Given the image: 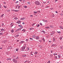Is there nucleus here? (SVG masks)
<instances>
[{
    "instance_id": "c9c22d12",
    "label": "nucleus",
    "mask_w": 63,
    "mask_h": 63,
    "mask_svg": "<svg viewBox=\"0 0 63 63\" xmlns=\"http://www.w3.org/2000/svg\"><path fill=\"white\" fill-rule=\"evenodd\" d=\"M50 9L51 10H53V8H50Z\"/></svg>"
},
{
    "instance_id": "473e14b6",
    "label": "nucleus",
    "mask_w": 63,
    "mask_h": 63,
    "mask_svg": "<svg viewBox=\"0 0 63 63\" xmlns=\"http://www.w3.org/2000/svg\"><path fill=\"white\" fill-rule=\"evenodd\" d=\"M49 28V27H45V28H46L47 29V28Z\"/></svg>"
},
{
    "instance_id": "f704fd0d",
    "label": "nucleus",
    "mask_w": 63,
    "mask_h": 63,
    "mask_svg": "<svg viewBox=\"0 0 63 63\" xmlns=\"http://www.w3.org/2000/svg\"><path fill=\"white\" fill-rule=\"evenodd\" d=\"M26 55H23V57H26Z\"/></svg>"
},
{
    "instance_id": "9b49d317",
    "label": "nucleus",
    "mask_w": 63,
    "mask_h": 63,
    "mask_svg": "<svg viewBox=\"0 0 63 63\" xmlns=\"http://www.w3.org/2000/svg\"><path fill=\"white\" fill-rule=\"evenodd\" d=\"M26 31V30L25 29H23V30H22V32H24Z\"/></svg>"
},
{
    "instance_id": "de8ad7c7",
    "label": "nucleus",
    "mask_w": 63,
    "mask_h": 63,
    "mask_svg": "<svg viewBox=\"0 0 63 63\" xmlns=\"http://www.w3.org/2000/svg\"><path fill=\"white\" fill-rule=\"evenodd\" d=\"M18 3V1H17L16 2H15V3L16 4H17Z\"/></svg>"
},
{
    "instance_id": "b1692460",
    "label": "nucleus",
    "mask_w": 63,
    "mask_h": 63,
    "mask_svg": "<svg viewBox=\"0 0 63 63\" xmlns=\"http://www.w3.org/2000/svg\"><path fill=\"white\" fill-rule=\"evenodd\" d=\"M42 32H43V33H44V34H45V33H46V32H45L44 31H42Z\"/></svg>"
},
{
    "instance_id": "338daca9",
    "label": "nucleus",
    "mask_w": 63,
    "mask_h": 63,
    "mask_svg": "<svg viewBox=\"0 0 63 63\" xmlns=\"http://www.w3.org/2000/svg\"><path fill=\"white\" fill-rule=\"evenodd\" d=\"M25 24V23H24V22L22 23V24Z\"/></svg>"
},
{
    "instance_id": "5fc2aeb1",
    "label": "nucleus",
    "mask_w": 63,
    "mask_h": 63,
    "mask_svg": "<svg viewBox=\"0 0 63 63\" xmlns=\"http://www.w3.org/2000/svg\"><path fill=\"white\" fill-rule=\"evenodd\" d=\"M40 24L41 25H42V26H43V24H42V23H40Z\"/></svg>"
},
{
    "instance_id": "ddd939ff",
    "label": "nucleus",
    "mask_w": 63,
    "mask_h": 63,
    "mask_svg": "<svg viewBox=\"0 0 63 63\" xmlns=\"http://www.w3.org/2000/svg\"><path fill=\"white\" fill-rule=\"evenodd\" d=\"M36 36L35 35H33L32 36V37L33 38H34V39H35L36 38Z\"/></svg>"
},
{
    "instance_id": "4468645a",
    "label": "nucleus",
    "mask_w": 63,
    "mask_h": 63,
    "mask_svg": "<svg viewBox=\"0 0 63 63\" xmlns=\"http://www.w3.org/2000/svg\"><path fill=\"white\" fill-rule=\"evenodd\" d=\"M34 28L32 27L30 29V30H34Z\"/></svg>"
},
{
    "instance_id": "aec40b11",
    "label": "nucleus",
    "mask_w": 63,
    "mask_h": 63,
    "mask_svg": "<svg viewBox=\"0 0 63 63\" xmlns=\"http://www.w3.org/2000/svg\"><path fill=\"white\" fill-rule=\"evenodd\" d=\"M1 30V31H5V30H4V29L3 28H2Z\"/></svg>"
},
{
    "instance_id": "13d9d810",
    "label": "nucleus",
    "mask_w": 63,
    "mask_h": 63,
    "mask_svg": "<svg viewBox=\"0 0 63 63\" xmlns=\"http://www.w3.org/2000/svg\"><path fill=\"white\" fill-rule=\"evenodd\" d=\"M4 24L3 23H2V26H4Z\"/></svg>"
},
{
    "instance_id": "0eeeda50",
    "label": "nucleus",
    "mask_w": 63,
    "mask_h": 63,
    "mask_svg": "<svg viewBox=\"0 0 63 63\" xmlns=\"http://www.w3.org/2000/svg\"><path fill=\"white\" fill-rule=\"evenodd\" d=\"M18 26L19 27H20V28L21 29H22V28H23V26L21 25H18Z\"/></svg>"
},
{
    "instance_id": "6e6d98bb",
    "label": "nucleus",
    "mask_w": 63,
    "mask_h": 63,
    "mask_svg": "<svg viewBox=\"0 0 63 63\" xmlns=\"http://www.w3.org/2000/svg\"><path fill=\"white\" fill-rule=\"evenodd\" d=\"M28 4H30V2H27Z\"/></svg>"
},
{
    "instance_id": "4be33fe9",
    "label": "nucleus",
    "mask_w": 63,
    "mask_h": 63,
    "mask_svg": "<svg viewBox=\"0 0 63 63\" xmlns=\"http://www.w3.org/2000/svg\"><path fill=\"white\" fill-rule=\"evenodd\" d=\"M14 31V30H13V29H12L11 30V32L12 33H13Z\"/></svg>"
},
{
    "instance_id": "4d7b16f0",
    "label": "nucleus",
    "mask_w": 63,
    "mask_h": 63,
    "mask_svg": "<svg viewBox=\"0 0 63 63\" xmlns=\"http://www.w3.org/2000/svg\"><path fill=\"white\" fill-rule=\"evenodd\" d=\"M39 26H40V25H39V24H38L37 26V27H39Z\"/></svg>"
},
{
    "instance_id": "603ef678",
    "label": "nucleus",
    "mask_w": 63,
    "mask_h": 63,
    "mask_svg": "<svg viewBox=\"0 0 63 63\" xmlns=\"http://www.w3.org/2000/svg\"><path fill=\"white\" fill-rule=\"evenodd\" d=\"M27 7V6H24V8H26Z\"/></svg>"
},
{
    "instance_id": "412c9836",
    "label": "nucleus",
    "mask_w": 63,
    "mask_h": 63,
    "mask_svg": "<svg viewBox=\"0 0 63 63\" xmlns=\"http://www.w3.org/2000/svg\"><path fill=\"white\" fill-rule=\"evenodd\" d=\"M60 29H63V28L62 26H60Z\"/></svg>"
},
{
    "instance_id": "5701e85b",
    "label": "nucleus",
    "mask_w": 63,
    "mask_h": 63,
    "mask_svg": "<svg viewBox=\"0 0 63 63\" xmlns=\"http://www.w3.org/2000/svg\"><path fill=\"white\" fill-rule=\"evenodd\" d=\"M42 40H43V41H44V42H45V39H44V38H42Z\"/></svg>"
},
{
    "instance_id": "c03bdc74",
    "label": "nucleus",
    "mask_w": 63,
    "mask_h": 63,
    "mask_svg": "<svg viewBox=\"0 0 63 63\" xmlns=\"http://www.w3.org/2000/svg\"><path fill=\"white\" fill-rule=\"evenodd\" d=\"M28 39H26V42H28Z\"/></svg>"
},
{
    "instance_id": "79ce46f5",
    "label": "nucleus",
    "mask_w": 63,
    "mask_h": 63,
    "mask_svg": "<svg viewBox=\"0 0 63 63\" xmlns=\"http://www.w3.org/2000/svg\"><path fill=\"white\" fill-rule=\"evenodd\" d=\"M16 51H18V48H17L16 49Z\"/></svg>"
},
{
    "instance_id": "dca6fc26",
    "label": "nucleus",
    "mask_w": 63,
    "mask_h": 63,
    "mask_svg": "<svg viewBox=\"0 0 63 63\" xmlns=\"http://www.w3.org/2000/svg\"><path fill=\"white\" fill-rule=\"evenodd\" d=\"M34 53V54H37L38 53V52H37V51H35L34 52V53Z\"/></svg>"
},
{
    "instance_id": "a211bd4d",
    "label": "nucleus",
    "mask_w": 63,
    "mask_h": 63,
    "mask_svg": "<svg viewBox=\"0 0 63 63\" xmlns=\"http://www.w3.org/2000/svg\"><path fill=\"white\" fill-rule=\"evenodd\" d=\"M53 42H55V39L54 38H53Z\"/></svg>"
},
{
    "instance_id": "9d476101",
    "label": "nucleus",
    "mask_w": 63,
    "mask_h": 63,
    "mask_svg": "<svg viewBox=\"0 0 63 63\" xmlns=\"http://www.w3.org/2000/svg\"><path fill=\"white\" fill-rule=\"evenodd\" d=\"M10 27H12L14 26V24H13V23H11V24H10Z\"/></svg>"
},
{
    "instance_id": "cd10ccee",
    "label": "nucleus",
    "mask_w": 63,
    "mask_h": 63,
    "mask_svg": "<svg viewBox=\"0 0 63 63\" xmlns=\"http://www.w3.org/2000/svg\"><path fill=\"white\" fill-rule=\"evenodd\" d=\"M53 55H57V54L54 53L53 54Z\"/></svg>"
},
{
    "instance_id": "37998d69",
    "label": "nucleus",
    "mask_w": 63,
    "mask_h": 63,
    "mask_svg": "<svg viewBox=\"0 0 63 63\" xmlns=\"http://www.w3.org/2000/svg\"><path fill=\"white\" fill-rule=\"evenodd\" d=\"M60 40H62V37H61L60 38Z\"/></svg>"
},
{
    "instance_id": "39448f33",
    "label": "nucleus",
    "mask_w": 63,
    "mask_h": 63,
    "mask_svg": "<svg viewBox=\"0 0 63 63\" xmlns=\"http://www.w3.org/2000/svg\"><path fill=\"white\" fill-rule=\"evenodd\" d=\"M42 21H43L44 22H47V20H45L44 19H43L42 20Z\"/></svg>"
},
{
    "instance_id": "864d4df0",
    "label": "nucleus",
    "mask_w": 63,
    "mask_h": 63,
    "mask_svg": "<svg viewBox=\"0 0 63 63\" xmlns=\"http://www.w3.org/2000/svg\"><path fill=\"white\" fill-rule=\"evenodd\" d=\"M55 58H56V59H57V56H56L55 57Z\"/></svg>"
},
{
    "instance_id": "e2e57ef3",
    "label": "nucleus",
    "mask_w": 63,
    "mask_h": 63,
    "mask_svg": "<svg viewBox=\"0 0 63 63\" xmlns=\"http://www.w3.org/2000/svg\"><path fill=\"white\" fill-rule=\"evenodd\" d=\"M27 61H26L25 62H24V63H26V62H27Z\"/></svg>"
},
{
    "instance_id": "0e129e2a",
    "label": "nucleus",
    "mask_w": 63,
    "mask_h": 63,
    "mask_svg": "<svg viewBox=\"0 0 63 63\" xmlns=\"http://www.w3.org/2000/svg\"><path fill=\"white\" fill-rule=\"evenodd\" d=\"M46 8H49V6H47L46 7Z\"/></svg>"
},
{
    "instance_id": "bb28decb",
    "label": "nucleus",
    "mask_w": 63,
    "mask_h": 63,
    "mask_svg": "<svg viewBox=\"0 0 63 63\" xmlns=\"http://www.w3.org/2000/svg\"><path fill=\"white\" fill-rule=\"evenodd\" d=\"M50 57H53V55L51 54L50 55Z\"/></svg>"
},
{
    "instance_id": "c85d7f7f",
    "label": "nucleus",
    "mask_w": 63,
    "mask_h": 63,
    "mask_svg": "<svg viewBox=\"0 0 63 63\" xmlns=\"http://www.w3.org/2000/svg\"><path fill=\"white\" fill-rule=\"evenodd\" d=\"M33 13H34V14H37V12L34 11L33 12Z\"/></svg>"
},
{
    "instance_id": "7ed1b4c3",
    "label": "nucleus",
    "mask_w": 63,
    "mask_h": 63,
    "mask_svg": "<svg viewBox=\"0 0 63 63\" xmlns=\"http://www.w3.org/2000/svg\"><path fill=\"white\" fill-rule=\"evenodd\" d=\"M25 47H24L21 48V50L22 51H24V50L25 49Z\"/></svg>"
},
{
    "instance_id": "6e6552de",
    "label": "nucleus",
    "mask_w": 63,
    "mask_h": 63,
    "mask_svg": "<svg viewBox=\"0 0 63 63\" xmlns=\"http://www.w3.org/2000/svg\"><path fill=\"white\" fill-rule=\"evenodd\" d=\"M58 57L59 59H60L61 58V55L60 54H58Z\"/></svg>"
},
{
    "instance_id": "09e8293b",
    "label": "nucleus",
    "mask_w": 63,
    "mask_h": 63,
    "mask_svg": "<svg viewBox=\"0 0 63 63\" xmlns=\"http://www.w3.org/2000/svg\"><path fill=\"white\" fill-rule=\"evenodd\" d=\"M55 46V44H53V45H52V46Z\"/></svg>"
},
{
    "instance_id": "e433bc0d",
    "label": "nucleus",
    "mask_w": 63,
    "mask_h": 63,
    "mask_svg": "<svg viewBox=\"0 0 63 63\" xmlns=\"http://www.w3.org/2000/svg\"><path fill=\"white\" fill-rule=\"evenodd\" d=\"M3 35V33H0V35Z\"/></svg>"
},
{
    "instance_id": "a18cd8bd",
    "label": "nucleus",
    "mask_w": 63,
    "mask_h": 63,
    "mask_svg": "<svg viewBox=\"0 0 63 63\" xmlns=\"http://www.w3.org/2000/svg\"><path fill=\"white\" fill-rule=\"evenodd\" d=\"M3 7L5 8H7V6L4 5L3 6Z\"/></svg>"
},
{
    "instance_id": "ea45409f",
    "label": "nucleus",
    "mask_w": 63,
    "mask_h": 63,
    "mask_svg": "<svg viewBox=\"0 0 63 63\" xmlns=\"http://www.w3.org/2000/svg\"><path fill=\"white\" fill-rule=\"evenodd\" d=\"M30 40H32V41L33 40V38H30Z\"/></svg>"
},
{
    "instance_id": "bf43d9fd",
    "label": "nucleus",
    "mask_w": 63,
    "mask_h": 63,
    "mask_svg": "<svg viewBox=\"0 0 63 63\" xmlns=\"http://www.w3.org/2000/svg\"><path fill=\"white\" fill-rule=\"evenodd\" d=\"M51 53H52V52H53V51L51 50Z\"/></svg>"
},
{
    "instance_id": "7c9ffc66",
    "label": "nucleus",
    "mask_w": 63,
    "mask_h": 63,
    "mask_svg": "<svg viewBox=\"0 0 63 63\" xmlns=\"http://www.w3.org/2000/svg\"><path fill=\"white\" fill-rule=\"evenodd\" d=\"M54 14H53L52 15V17H54Z\"/></svg>"
},
{
    "instance_id": "052dcab7",
    "label": "nucleus",
    "mask_w": 63,
    "mask_h": 63,
    "mask_svg": "<svg viewBox=\"0 0 63 63\" xmlns=\"http://www.w3.org/2000/svg\"><path fill=\"white\" fill-rule=\"evenodd\" d=\"M37 12H38L39 13H40V11H37Z\"/></svg>"
},
{
    "instance_id": "680f3d73",
    "label": "nucleus",
    "mask_w": 63,
    "mask_h": 63,
    "mask_svg": "<svg viewBox=\"0 0 63 63\" xmlns=\"http://www.w3.org/2000/svg\"><path fill=\"white\" fill-rule=\"evenodd\" d=\"M43 3H44V4H46V2H44Z\"/></svg>"
},
{
    "instance_id": "423d86ee",
    "label": "nucleus",
    "mask_w": 63,
    "mask_h": 63,
    "mask_svg": "<svg viewBox=\"0 0 63 63\" xmlns=\"http://www.w3.org/2000/svg\"><path fill=\"white\" fill-rule=\"evenodd\" d=\"M35 39L36 40H39V39H40V37L37 36L36 37Z\"/></svg>"
},
{
    "instance_id": "4c0bfd02",
    "label": "nucleus",
    "mask_w": 63,
    "mask_h": 63,
    "mask_svg": "<svg viewBox=\"0 0 63 63\" xmlns=\"http://www.w3.org/2000/svg\"><path fill=\"white\" fill-rule=\"evenodd\" d=\"M50 28H52L53 27V26L52 25H51L50 26Z\"/></svg>"
},
{
    "instance_id": "49530a36",
    "label": "nucleus",
    "mask_w": 63,
    "mask_h": 63,
    "mask_svg": "<svg viewBox=\"0 0 63 63\" xmlns=\"http://www.w3.org/2000/svg\"><path fill=\"white\" fill-rule=\"evenodd\" d=\"M7 12H10V10H7Z\"/></svg>"
},
{
    "instance_id": "69168bd1",
    "label": "nucleus",
    "mask_w": 63,
    "mask_h": 63,
    "mask_svg": "<svg viewBox=\"0 0 63 63\" xmlns=\"http://www.w3.org/2000/svg\"><path fill=\"white\" fill-rule=\"evenodd\" d=\"M22 0H19V1H20V2H21Z\"/></svg>"
},
{
    "instance_id": "a19ab883",
    "label": "nucleus",
    "mask_w": 63,
    "mask_h": 63,
    "mask_svg": "<svg viewBox=\"0 0 63 63\" xmlns=\"http://www.w3.org/2000/svg\"><path fill=\"white\" fill-rule=\"evenodd\" d=\"M18 36H19V35L18 34L16 36V37H18Z\"/></svg>"
},
{
    "instance_id": "f257e3e1",
    "label": "nucleus",
    "mask_w": 63,
    "mask_h": 63,
    "mask_svg": "<svg viewBox=\"0 0 63 63\" xmlns=\"http://www.w3.org/2000/svg\"><path fill=\"white\" fill-rule=\"evenodd\" d=\"M35 5H38V6L41 5V3H40L39 1H35Z\"/></svg>"
},
{
    "instance_id": "6ab92c4d",
    "label": "nucleus",
    "mask_w": 63,
    "mask_h": 63,
    "mask_svg": "<svg viewBox=\"0 0 63 63\" xmlns=\"http://www.w3.org/2000/svg\"><path fill=\"white\" fill-rule=\"evenodd\" d=\"M33 52L32 51L30 53L31 55H33V54H33Z\"/></svg>"
},
{
    "instance_id": "774afa93",
    "label": "nucleus",
    "mask_w": 63,
    "mask_h": 63,
    "mask_svg": "<svg viewBox=\"0 0 63 63\" xmlns=\"http://www.w3.org/2000/svg\"><path fill=\"white\" fill-rule=\"evenodd\" d=\"M55 13H58V12L57 11H56L55 12Z\"/></svg>"
},
{
    "instance_id": "c756f323",
    "label": "nucleus",
    "mask_w": 63,
    "mask_h": 63,
    "mask_svg": "<svg viewBox=\"0 0 63 63\" xmlns=\"http://www.w3.org/2000/svg\"><path fill=\"white\" fill-rule=\"evenodd\" d=\"M15 19V20H16V19H18V18H17L16 17H15L14 18Z\"/></svg>"
},
{
    "instance_id": "72a5a7b5",
    "label": "nucleus",
    "mask_w": 63,
    "mask_h": 63,
    "mask_svg": "<svg viewBox=\"0 0 63 63\" xmlns=\"http://www.w3.org/2000/svg\"><path fill=\"white\" fill-rule=\"evenodd\" d=\"M57 32L58 33H59V34H60L61 33V32L60 31Z\"/></svg>"
},
{
    "instance_id": "8fccbe9b",
    "label": "nucleus",
    "mask_w": 63,
    "mask_h": 63,
    "mask_svg": "<svg viewBox=\"0 0 63 63\" xmlns=\"http://www.w3.org/2000/svg\"><path fill=\"white\" fill-rule=\"evenodd\" d=\"M20 6H18V9H19V8H20Z\"/></svg>"
},
{
    "instance_id": "393cba45",
    "label": "nucleus",
    "mask_w": 63,
    "mask_h": 63,
    "mask_svg": "<svg viewBox=\"0 0 63 63\" xmlns=\"http://www.w3.org/2000/svg\"><path fill=\"white\" fill-rule=\"evenodd\" d=\"M25 19V18H21L20 19H21V20H24Z\"/></svg>"
},
{
    "instance_id": "3c124183",
    "label": "nucleus",
    "mask_w": 63,
    "mask_h": 63,
    "mask_svg": "<svg viewBox=\"0 0 63 63\" xmlns=\"http://www.w3.org/2000/svg\"><path fill=\"white\" fill-rule=\"evenodd\" d=\"M60 15H61V16H63V15L62 13H61L60 14Z\"/></svg>"
},
{
    "instance_id": "f03ea898",
    "label": "nucleus",
    "mask_w": 63,
    "mask_h": 63,
    "mask_svg": "<svg viewBox=\"0 0 63 63\" xmlns=\"http://www.w3.org/2000/svg\"><path fill=\"white\" fill-rule=\"evenodd\" d=\"M13 61L14 63H17V61L16 60V59H13Z\"/></svg>"
},
{
    "instance_id": "2eb2a0df",
    "label": "nucleus",
    "mask_w": 63,
    "mask_h": 63,
    "mask_svg": "<svg viewBox=\"0 0 63 63\" xmlns=\"http://www.w3.org/2000/svg\"><path fill=\"white\" fill-rule=\"evenodd\" d=\"M21 44H23V43H25V41H21L20 42Z\"/></svg>"
},
{
    "instance_id": "20e7f679",
    "label": "nucleus",
    "mask_w": 63,
    "mask_h": 63,
    "mask_svg": "<svg viewBox=\"0 0 63 63\" xmlns=\"http://www.w3.org/2000/svg\"><path fill=\"white\" fill-rule=\"evenodd\" d=\"M21 22V21L19 20L16 22V23H18V24H20V23Z\"/></svg>"
},
{
    "instance_id": "58836bf2",
    "label": "nucleus",
    "mask_w": 63,
    "mask_h": 63,
    "mask_svg": "<svg viewBox=\"0 0 63 63\" xmlns=\"http://www.w3.org/2000/svg\"><path fill=\"white\" fill-rule=\"evenodd\" d=\"M35 23H33V24H32V26H34V25H35Z\"/></svg>"
},
{
    "instance_id": "2f4dec72",
    "label": "nucleus",
    "mask_w": 63,
    "mask_h": 63,
    "mask_svg": "<svg viewBox=\"0 0 63 63\" xmlns=\"http://www.w3.org/2000/svg\"><path fill=\"white\" fill-rule=\"evenodd\" d=\"M29 48H27V51H28L29 50Z\"/></svg>"
},
{
    "instance_id": "f3484780",
    "label": "nucleus",
    "mask_w": 63,
    "mask_h": 63,
    "mask_svg": "<svg viewBox=\"0 0 63 63\" xmlns=\"http://www.w3.org/2000/svg\"><path fill=\"white\" fill-rule=\"evenodd\" d=\"M19 10H14V12H19Z\"/></svg>"
},
{
    "instance_id": "f8f14e48",
    "label": "nucleus",
    "mask_w": 63,
    "mask_h": 63,
    "mask_svg": "<svg viewBox=\"0 0 63 63\" xmlns=\"http://www.w3.org/2000/svg\"><path fill=\"white\" fill-rule=\"evenodd\" d=\"M11 59H12V58H9L7 59V60H11Z\"/></svg>"
},
{
    "instance_id": "1a4fd4ad",
    "label": "nucleus",
    "mask_w": 63,
    "mask_h": 63,
    "mask_svg": "<svg viewBox=\"0 0 63 63\" xmlns=\"http://www.w3.org/2000/svg\"><path fill=\"white\" fill-rule=\"evenodd\" d=\"M21 30V29L20 28L19 29H17L16 31V32H17V31H19L20 30Z\"/></svg>"
},
{
    "instance_id": "a878e982",
    "label": "nucleus",
    "mask_w": 63,
    "mask_h": 63,
    "mask_svg": "<svg viewBox=\"0 0 63 63\" xmlns=\"http://www.w3.org/2000/svg\"><path fill=\"white\" fill-rule=\"evenodd\" d=\"M4 14H3L2 15H1V17H2L4 16Z\"/></svg>"
}]
</instances>
